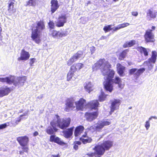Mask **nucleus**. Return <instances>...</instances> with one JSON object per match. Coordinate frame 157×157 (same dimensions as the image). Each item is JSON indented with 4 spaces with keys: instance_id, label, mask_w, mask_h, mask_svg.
<instances>
[{
    "instance_id": "nucleus-1",
    "label": "nucleus",
    "mask_w": 157,
    "mask_h": 157,
    "mask_svg": "<svg viewBox=\"0 0 157 157\" xmlns=\"http://www.w3.org/2000/svg\"><path fill=\"white\" fill-rule=\"evenodd\" d=\"M45 25L43 20H40L36 22V29H32L31 37L32 40L37 44L41 41L40 36L41 31L45 29Z\"/></svg>"
},
{
    "instance_id": "nucleus-2",
    "label": "nucleus",
    "mask_w": 157,
    "mask_h": 157,
    "mask_svg": "<svg viewBox=\"0 0 157 157\" xmlns=\"http://www.w3.org/2000/svg\"><path fill=\"white\" fill-rule=\"evenodd\" d=\"M113 142L110 140L104 141L102 144L95 146L93 149L96 151L97 157H100L103 155L105 150H108L113 146Z\"/></svg>"
},
{
    "instance_id": "nucleus-3",
    "label": "nucleus",
    "mask_w": 157,
    "mask_h": 157,
    "mask_svg": "<svg viewBox=\"0 0 157 157\" xmlns=\"http://www.w3.org/2000/svg\"><path fill=\"white\" fill-rule=\"evenodd\" d=\"M26 77L25 76L18 77L17 81H15V78L12 75L5 78H0V82H6L9 84L12 83L15 86H23L26 81Z\"/></svg>"
},
{
    "instance_id": "nucleus-4",
    "label": "nucleus",
    "mask_w": 157,
    "mask_h": 157,
    "mask_svg": "<svg viewBox=\"0 0 157 157\" xmlns=\"http://www.w3.org/2000/svg\"><path fill=\"white\" fill-rule=\"evenodd\" d=\"M111 65L108 61L104 63V66L101 68V72L103 76H107L106 80L112 79L115 74V71L113 70L110 69Z\"/></svg>"
},
{
    "instance_id": "nucleus-5",
    "label": "nucleus",
    "mask_w": 157,
    "mask_h": 157,
    "mask_svg": "<svg viewBox=\"0 0 157 157\" xmlns=\"http://www.w3.org/2000/svg\"><path fill=\"white\" fill-rule=\"evenodd\" d=\"M17 140L20 145L22 147V149L23 150V151H19L20 154L22 155L24 152L28 153L29 148L27 146L29 141V137L26 136H19L17 137Z\"/></svg>"
},
{
    "instance_id": "nucleus-6",
    "label": "nucleus",
    "mask_w": 157,
    "mask_h": 157,
    "mask_svg": "<svg viewBox=\"0 0 157 157\" xmlns=\"http://www.w3.org/2000/svg\"><path fill=\"white\" fill-rule=\"evenodd\" d=\"M155 27L153 26L151 29H148L146 30L144 36L146 43H153L155 41V35L152 32L155 30Z\"/></svg>"
},
{
    "instance_id": "nucleus-7",
    "label": "nucleus",
    "mask_w": 157,
    "mask_h": 157,
    "mask_svg": "<svg viewBox=\"0 0 157 157\" xmlns=\"http://www.w3.org/2000/svg\"><path fill=\"white\" fill-rule=\"evenodd\" d=\"M83 53L84 52L82 51H78L68 60L67 62V65L70 66L79 59L83 58L84 57Z\"/></svg>"
},
{
    "instance_id": "nucleus-8",
    "label": "nucleus",
    "mask_w": 157,
    "mask_h": 157,
    "mask_svg": "<svg viewBox=\"0 0 157 157\" xmlns=\"http://www.w3.org/2000/svg\"><path fill=\"white\" fill-rule=\"evenodd\" d=\"M98 115V111L96 110L94 112H86L84 114V117L86 121L90 122L96 119Z\"/></svg>"
},
{
    "instance_id": "nucleus-9",
    "label": "nucleus",
    "mask_w": 157,
    "mask_h": 157,
    "mask_svg": "<svg viewBox=\"0 0 157 157\" xmlns=\"http://www.w3.org/2000/svg\"><path fill=\"white\" fill-rule=\"evenodd\" d=\"M71 122L70 118L68 117L65 119H63L61 121L58 120L57 123L58 126L61 129H64L68 127L70 125Z\"/></svg>"
},
{
    "instance_id": "nucleus-10",
    "label": "nucleus",
    "mask_w": 157,
    "mask_h": 157,
    "mask_svg": "<svg viewBox=\"0 0 157 157\" xmlns=\"http://www.w3.org/2000/svg\"><path fill=\"white\" fill-rule=\"evenodd\" d=\"M67 17L66 14H62L58 17L55 22L56 26L58 28L63 27L67 21Z\"/></svg>"
},
{
    "instance_id": "nucleus-11",
    "label": "nucleus",
    "mask_w": 157,
    "mask_h": 157,
    "mask_svg": "<svg viewBox=\"0 0 157 157\" xmlns=\"http://www.w3.org/2000/svg\"><path fill=\"white\" fill-rule=\"evenodd\" d=\"M50 126H48L46 130V132L48 135H52L55 134L58 131L56 128L57 123L56 121L53 120L50 123Z\"/></svg>"
},
{
    "instance_id": "nucleus-12",
    "label": "nucleus",
    "mask_w": 157,
    "mask_h": 157,
    "mask_svg": "<svg viewBox=\"0 0 157 157\" xmlns=\"http://www.w3.org/2000/svg\"><path fill=\"white\" fill-rule=\"evenodd\" d=\"M121 103V100L118 99H114L111 101V105L110 106V110L109 114L111 115L117 109H119V106Z\"/></svg>"
},
{
    "instance_id": "nucleus-13",
    "label": "nucleus",
    "mask_w": 157,
    "mask_h": 157,
    "mask_svg": "<svg viewBox=\"0 0 157 157\" xmlns=\"http://www.w3.org/2000/svg\"><path fill=\"white\" fill-rule=\"evenodd\" d=\"M75 100L73 98H68L66 101V107L64 111L66 112H69L70 110H73L76 108L74 105Z\"/></svg>"
},
{
    "instance_id": "nucleus-14",
    "label": "nucleus",
    "mask_w": 157,
    "mask_h": 157,
    "mask_svg": "<svg viewBox=\"0 0 157 157\" xmlns=\"http://www.w3.org/2000/svg\"><path fill=\"white\" fill-rule=\"evenodd\" d=\"M145 70L144 68L139 69L136 68H132L129 70V74L130 75H134V77L137 78L145 71Z\"/></svg>"
},
{
    "instance_id": "nucleus-15",
    "label": "nucleus",
    "mask_w": 157,
    "mask_h": 157,
    "mask_svg": "<svg viewBox=\"0 0 157 157\" xmlns=\"http://www.w3.org/2000/svg\"><path fill=\"white\" fill-rule=\"evenodd\" d=\"M77 111H83L86 105V101L83 98H81L75 102Z\"/></svg>"
},
{
    "instance_id": "nucleus-16",
    "label": "nucleus",
    "mask_w": 157,
    "mask_h": 157,
    "mask_svg": "<svg viewBox=\"0 0 157 157\" xmlns=\"http://www.w3.org/2000/svg\"><path fill=\"white\" fill-rule=\"evenodd\" d=\"M112 80H105L103 83V88L106 91L111 92L113 90V86L112 82Z\"/></svg>"
},
{
    "instance_id": "nucleus-17",
    "label": "nucleus",
    "mask_w": 157,
    "mask_h": 157,
    "mask_svg": "<svg viewBox=\"0 0 157 157\" xmlns=\"http://www.w3.org/2000/svg\"><path fill=\"white\" fill-rule=\"evenodd\" d=\"M30 57L29 53L25 50L24 49H22L21 52L20 56L18 57L17 59L18 61H26L28 60Z\"/></svg>"
},
{
    "instance_id": "nucleus-18",
    "label": "nucleus",
    "mask_w": 157,
    "mask_h": 157,
    "mask_svg": "<svg viewBox=\"0 0 157 157\" xmlns=\"http://www.w3.org/2000/svg\"><path fill=\"white\" fill-rule=\"evenodd\" d=\"M105 59H100L94 64L93 67L94 71L97 70L98 69H100L104 66Z\"/></svg>"
},
{
    "instance_id": "nucleus-19",
    "label": "nucleus",
    "mask_w": 157,
    "mask_h": 157,
    "mask_svg": "<svg viewBox=\"0 0 157 157\" xmlns=\"http://www.w3.org/2000/svg\"><path fill=\"white\" fill-rule=\"evenodd\" d=\"M99 103L97 100H94L89 102L87 105L88 107L91 110L94 109L98 110V107L99 106Z\"/></svg>"
},
{
    "instance_id": "nucleus-20",
    "label": "nucleus",
    "mask_w": 157,
    "mask_h": 157,
    "mask_svg": "<svg viewBox=\"0 0 157 157\" xmlns=\"http://www.w3.org/2000/svg\"><path fill=\"white\" fill-rule=\"evenodd\" d=\"M49 141L51 142H54L62 146L66 144L65 143L61 141L60 138L58 137H56L55 135H51L50 136Z\"/></svg>"
},
{
    "instance_id": "nucleus-21",
    "label": "nucleus",
    "mask_w": 157,
    "mask_h": 157,
    "mask_svg": "<svg viewBox=\"0 0 157 157\" xmlns=\"http://www.w3.org/2000/svg\"><path fill=\"white\" fill-rule=\"evenodd\" d=\"M14 0H10L8 3L7 10L9 13H13L16 12V9L14 7Z\"/></svg>"
},
{
    "instance_id": "nucleus-22",
    "label": "nucleus",
    "mask_w": 157,
    "mask_h": 157,
    "mask_svg": "<svg viewBox=\"0 0 157 157\" xmlns=\"http://www.w3.org/2000/svg\"><path fill=\"white\" fill-rule=\"evenodd\" d=\"M79 140L83 144L90 143L92 141V138L88 136L87 133L86 132H85L84 134L82 135L81 137L79 138Z\"/></svg>"
},
{
    "instance_id": "nucleus-23",
    "label": "nucleus",
    "mask_w": 157,
    "mask_h": 157,
    "mask_svg": "<svg viewBox=\"0 0 157 157\" xmlns=\"http://www.w3.org/2000/svg\"><path fill=\"white\" fill-rule=\"evenodd\" d=\"M84 88L85 91L90 93L94 90V85L90 81H87L83 84Z\"/></svg>"
},
{
    "instance_id": "nucleus-24",
    "label": "nucleus",
    "mask_w": 157,
    "mask_h": 157,
    "mask_svg": "<svg viewBox=\"0 0 157 157\" xmlns=\"http://www.w3.org/2000/svg\"><path fill=\"white\" fill-rule=\"evenodd\" d=\"M117 73L120 76H123L126 67L122 65L121 63H118L117 64Z\"/></svg>"
},
{
    "instance_id": "nucleus-25",
    "label": "nucleus",
    "mask_w": 157,
    "mask_h": 157,
    "mask_svg": "<svg viewBox=\"0 0 157 157\" xmlns=\"http://www.w3.org/2000/svg\"><path fill=\"white\" fill-rule=\"evenodd\" d=\"M74 128V127L72 126L67 128L66 130L63 131L62 133L64 136L66 138L70 137L73 135Z\"/></svg>"
},
{
    "instance_id": "nucleus-26",
    "label": "nucleus",
    "mask_w": 157,
    "mask_h": 157,
    "mask_svg": "<svg viewBox=\"0 0 157 157\" xmlns=\"http://www.w3.org/2000/svg\"><path fill=\"white\" fill-rule=\"evenodd\" d=\"M157 56V53L155 51H152V55L150 58H149L147 61L144 62L147 64L153 63H155L156 59Z\"/></svg>"
},
{
    "instance_id": "nucleus-27",
    "label": "nucleus",
    "mask_w": 157,
    "mask_h": 157,
    "mask_svg": "<svg viewBox=\"0 0 157 157\" xmlns=\"http://www.w3.org/2000/svg\"><path fill=\"white\" fill-rule=\"evenodd\" d=\"M84 127L82 125H79L76 127L74 131V135L75 137H78L80 136L83 132Z\"/></svg>"
},
{
    "instance_id": "nucleus-28",
    "label": "nucleus",
    "mask_w": 157,
    "mask_h": 157,
    "mask_svg": "<svg viewBox=\"0 0 157 157\" xmlns=\"http://www.w3.org/2000/svg\"><path fill=\"white\" fill-rule=\"evenodd\" d=\"M51 9L52 13H54L59 8V5L58 4L57 0H51Z\"/></svg>"
},
{
    "instance_id": "nucleus-29",
    "label": "nucleus",
    "mask_w": 157,
    "mask_h": 157,
    "mask_svg": "<svg viewBox=\"0 0 157 157\" xmlns=\"http://www.w3.org/2000/svg\"><path fill=\"white\" fill-rule=\"evenodd\" d=\"M84 67V64L82 63H77L72 65L70 69L73 71L75 72L78 70H80Z\"/></svg>"
},
{
    "instance_id": "nucleus-30",
    "label": "nucleus",
    "mask_w": 157,
    "mask_h": 157,
    "mask_svg": "<svg viewBox=\"0 0 157 157\" xmlns=\"http://www.w3.org/2000/svg\"><path fill=\"white\" fill-rule=\"evenodd\" d=\"M11 89L7 87L0 88V97L7 95L11 91Z\"/></svg>"
},
{
    "instance_id": "nucleus-31",
    "label": "nucleus",
    "mask_w": 157,
    "mask_h": 157,
    "mask_svg": "<svg viewBox=\"0 0 157 157\" xmlns=\"http://www.w3.org/2000/svg\"><path fill=\"white\" fill-rule=\"evenodd\" d=\"M157 12H154L151 9H149L147 13V17L149 20L155 18Z\"/></svg>"
},
{
    "instance_id": "nucleus-32",
    "label": "nucleus",
    "mask_w": 157,
    "mask_h": 157,
    "mask_svg": "<svg viewBox=\"0 0 157 157\" xmlns=\"http://www.w3.org/2000/svg\"><path fill=\"white\" fill-rule=\"evenodd\" d=\"M129 52L128 49H126L122 51L119 55L118 59L120 61L123 60L126 56L127 53Z\"/></svg>"
},
{
    "instance_id": "nucleus-33",
    "label": "nucleus",
    "mask_w": 157,
    "mask_h": 157,
    "mask_svg": "<svg viewBox=\"0 0 157 157\" xmlns=\"http://www.w3.org/2000/svg\"><path fill=\"white\" fill-rule=\"evenodd\" d=\"M137 50L140 53H143L145 56H147L148 55V52L147 49L142 46L138 47L136 48Z\"/></svg>"
},
{
    "instance_id": "nucleus-34",
    "label": "nucleus",
    "mask_w": 157,
    "mask_h": 157,
    "mask_svg": "<svg viewBox=\"0 0 157 157\" xmlns=\"http://www.w3.org/2000/svg\"><path fill=\"white\" fill-rule=\"evenodd\" d=\"M112 82L113 83L118 85L119 87H121V79L119 77L116 76L114 79H112Z\"/></svg>"
},
{
    "instance_id": "nucleus-35",
    "label": "nucleus",
    "mask_w": 157,
    "mask_h": 157,
    "mask_svg": "<svg viewBox=\"0 0 157 157\" xmlns=\"http://www.w3.org/2000/svg\"><path fill=\"white\" fill-rule=\"evenodd\" d=\"M136 43L135 40H132L126 42L123 45V48H126L128 47H131L134 45Z\"/></svg>"
},
{
    "instance_id": "nucleus-36",
    "label": "nucleus",
    "mask_w": 157,
    "mask_h": 157,
    "mask_svg": "<svg viewBox=\"0 0 157 157\" xmlns=\"http://www.w3.org/2000/svg\"><path fill=\"white\" fill-rule=\"evenodd\" d=\"M108 95V94H105L104 92L101 91L98 97V100L100 102H102L105 100Z\"/></svg>"
},
{
    "instance_id": "nucleus-37",
    "label": "nucleus",
    "mask_w": 157,
    "mask_h": 157,
    "mask_svg": "<svg viewBox=\"0 0 157 157\" xmlns=\"http://www.w3.org/2000/svg\"><path fill=\"white\" fill-rule=\"evenodd\" d=\"M75 72L71 70L70 69L67 74V81H70L71 80L73 77H74L75 75L74 73Z\"/></svg>"
},
{
    "instance_id": "nucleus-38",
    "label": "nucleus",
    "mask_w": 157,
    "mask_h": 157,
    "mask_svg": "<svg viewBox=\"0 0 157 157\" xmlns=\"http://www.w3.org/2000/svg\"><path fill=\"white\" fill-rule=\"evenodd\" d=\"M36 2L35 0H29L26 2V6H34L36 5Z\"/></svg>"
},
{
    "instance_id": "nucleus-39",
    "label": "nucleus",
    "mask_w": 157,
    "mask_h": 157,
    "mask_svg": "<svg viewBox=\"0 0 157 157\" xmlns=\"http://www.w3.org/2000/svg\"><path fill=\"white\" fill-rule=\"evenodd\" d=\"M103 128L101 122L97 123L95 127V129L96 131L100 132L101 131L102 129Z\"/></svg>"
},
{
    "instance_id": "nucleus-40",
    "label": "nucleus",
    "mask_w": 157,
    "mask_h": 157,
    "mask_svg": "<svg viewBox=\"0 0 157 157\" xmlns=\"http://www.w3.org/2000/svg\"><path fill=\"white\" fill-rule=\"evenodd\" d=\"M81 143L80 141H75L73 143V148L75 150H77L78 148V145L81 144Z\"/></svg>"
},
{
    "instance_id": "nucleus-41",
    "label": "nucleus",
    "mask_w": 157,
    "mask_h": 157,
    "mask_svg": "<svg viewBox=\"0 0 157 157\" xmlns=\"http://www.w3.org/2000/svg\"><path fill=\"white\" fill-rule=\"evenodd\" d=\"M111 25H109L107 26H104V27L103 28V29L105 32L106 33L112 29L113 28H111Z\"/></svg>"
},
{
    "instance_id": "nucleus-42",
    "label": "nucleus",
    "mask_w": 157,
    "mask_h": 157,
    "mask_svg": "<svg viewBox=\"0 0 157 157\" xmlns=\"http://www.w3.org/2000/svg\"><path fill=\"white\" fill-rule=\"evenodd\" d=\"M59 32L56 30H53L51 33V35L53 37H55L58 36L59 35Z\"/></svg>"
},
{
    "instance_id": "nucleus-43",
    "label": "nucleus",
    "mask_w": 157,
    "mask_h": 157,
    "mask_svg": "<svg viewBox=\"0 0 157 157\" xmlns=\"http://www.w3.org/2000/svg\"><path fill=\"white\" fill-rule=\"evenodd\" d=\"M101 122L103 127L105 126L110 125L111 123V122L109 121H101Z\"/></svg>"
},
{
    "instance_id": "nucleus-44",
    "label": "nucleus",
    "mask_w": 157,
    "mask_h": 157,
    "mask_svg": "<svg viewBox=\"0 0 157 157\" xmlns=\"http://www.w3.org/2000/svg\"><path fill=\"white\" fill-rule=\"evenodd\" d=\"M48 25L50 28L51 29H54L55 27L54 23L53 21H50L48 23Z\"/></svg>"
},
{
    "instance_id": "nucleus-45",
    "label": "nucleus",
    "mask_w": 157,
    "mask_h": 157,
    "mask_svg": "<svg viewBox=\"0 0 157 157\" xmlns=\"http://www.w3.org/2000/svg\"><path fill=\"white\" fill-rule=\"evenodd\" d=\"M130 24L128 23H125L119 25L121 28H123L129 26Z\"/></svg>"
},
{
    "instance_id": "nucleus-46",
    "label": "nucleus",
    "mask_w": 157,
    "mask_h": 157,
    "mask_svg": "<svg viewBox=\"0 0 157 157\" xmlns=\"http://www.w3.org/2000/svg\"><path fill=\"white\" fill-rule=\"evenodd\" d=\"M95 155H96V151L95 152H91L90 153H87L86 155L88 156H83V157H92Z\"/></svg>"
},
{
    "instance_id": "nucleus-47",
    "label": "nucleus",
    "mask_w": 157,
    "mask_h": 157,
    "mask_svg": "<svg viewBox=\"0 0 157 157\" xmlns=\"http://www.w3.org/2000/svg\"><path fill=\"white\" fill-rule=\"evenodd\" d=\"M150 126V121L148 120V121H146L145 122V127L146 128L147 130H148Z\"/></svg>"
},
{
    "instance_id": "nucleus-48",
    "label": "nucleus",
    "mask_w": 157,
    "mask_h": 157,
    "mask_svg": "<svg viewBox=\"0 0 157 157\" xmlns=\"http://www.w3.org/2000/svg\"><path fill=\"white\" fill-rule=\"evenodd\" d=\"M95 50V48L94 46H92L90 48V50L91 55L93 54Z\"/></svg>"
},
{
    "instance_id": "nucleus-49",
    "label": "nucleus",
    "mask_w": 157,
    "mask_h": 157,
    "mask_svg": "<svg viewBox=\"0 0 157 157\" xmlns=\"http://www.w3.org/2000/svg\"><path fill=\"white\" fill-rule=\"evenodd\" d=\"M67 35V34L63 32H61L59 33L58 36L59 37H62L63 36H65Z\"/></svg>"
},
{
    "instance_id": "nucleus-50",
    "label": "nucleus",
    "mask_w": 157,
    "mask_h": 157,
    "mask_svg": "<svg viewBox=\"0 0 157 157\" xmlns=\"http://www.w3.org/2000/svg\"><path fill=\"white\" fill-rule=\"evenodd\" d=\"M35 60L36 59L34 58H32L30 59L29 63L31 66L33 65V64L34 63Z\"/></svg>"
},
{
    "instance_id": "nucleus-51",
    "label": "nucleus",
    "mask_w": 157,
    "mask_h": 157,
    "mask_svg": "<svg viewBox=\"0 0 157 157\" xmlns=\"http://www.w3.org/2000/svg\"><path fill=\"white\" fill-rule=\"evenodd\" d=\"M7 125L6 123H4L0 125V129H2L6 128Z\"/></svg>"
},
{
    "instance_id": "nucleus-52",
    "label": "nucleus",
    "mask_w": 157,
    "mask_h": 157,
    "mask_svg": "<svg viewBox=\"0 0 157 157\" xmlns=\"http://www.w3.org/2000/svg\"><path fill=\"white\" fill-rule=\"evenodd\" d=\"M131 14L133 16L137 17L138 14V13L137 11H132L131 12Z\"/></svg>"
},
{
    "instance_id": "nucleus-53",
    "label": "nucleus",
    "mask_w": 157,
    "mask_h": 157,
    "mask_svg": "<svg viewBox=\"0 0 157 157\" xmlns=\"http://www.w3.org/2000/svg\"><path fill=\"white\" fill-rule=\"evenodd\" d=\"M121 29V27H120V26L119 25L117 26V27H115L114 28V29L113 28L112 29H113V31L115 32V31H117V30H119Z\"/></svg>"
},
{
    "instance_id": "nucleus-54",
    "label": "nucleus",
    "mask_w": 157,
    "mask_h": 157,
    "mask_svg": "<svg viewBox=\"0 0 157 157\" xmlns=\"http://www.w3.org/2000/svg\"><path fill=\"white\" fill-rule=\"evenodd\" d=\"M121 29V27H120V26L119 25L117 26V27H115L114 28V29L113 28L112 29H113V31L115 32V31H117V30H119Z\"/></svg>"
},
{
    "instance_id": "nucleus-55",
    "label": "nucleus",
    "mask_w": 157,
    "mask_h": 157,
    "mask_svg": "<svg viewBox=\"0 0 157 157\" xmlns=\"http://www.w3.org/2000/svg\"><path fill=\"white\" fill-rule=\"evenodd\" d=\"M121 29V27H120V26L119 25L117 26V27H115L114 28V29L113 28L112 29H113V31L115 32V31H117V30H119Z\"/></svg>"
},
{
    "instance_id": "nucleus-56",
    "label": "nucleus",
    "mask_w": 157,
    "mask_h": 157,
    "mask_svg": "<svg viewBox=\"0 0 157 157\" xmlns=\"http://www.w3.org/2000/svg\"><path fill=\"white\" fill-rule=\"evenodd\" d=\"M121 29V27H120V26L119 25L117 26V27H115L114 28V29L113 28L112 29H113V31L115 32V31H117V30H119Z\"/></svg>"
},
{
    "instance_id": "nucleus-57",
    "label": "nucleus",
    "mask_w": 157,
    "mask_h": 157,
    "mask_svg": "<svg viewBox=\"0 0 157 157\" xmlns=\"http://www.w3.org/2000/svg\"><path fill=\"white\" fill-rule=\"evenodd\" d=\"M22 120V118L21 117H20L18 118L17 119V120L16 121H15V123L16 124H17L19 122H20L21 121V120Z\"/></svg>"
},
{
    "instance_id": "nucleus-58",
    "label": "nucleus",
    "mask_w": 157,
    "mask_h": 157,
    "mask_svg": "<svg viewBox=\"0 0 157 157\" xmlns=\"http://www.w3.org/2000/svg\"><path fill=\"white\" fill-rule=\"evenodd\" d=\"M152 118L157 119V117L156 116H151L149 118L148 120H149V121H150Z\"/></svg>"
},
{
    "instance_id": "nucleus-59",
    "label": "nucleus",
    "mask_w": 157,
    "mask_h": 157,
    "mask_svg": "<svg viewBox=\"0 0 157 157\" xmlns=\"http://www.w3.org/2000/svg\"><path fill=\"white\" fill-rule=\"evenodd\" d=\"M52 157H60V155L59 154H58L57 155H52L51 156Z\"/></svg>"
},
{
    "instance_id": "nucleus-60",
    "label": "nucleus",
    "mask_w": 157,
    "mask_h": 157,
    "mask_svg": "<svg viewBox=\"0 0 157 157\" xmlns=\"http://www.w3.org/2000/svg\"><path fill=\"white\" fill-rule=\"evenodd\" d=\"M33 134V136H36L38 135V133L37 131H35L34 132Z\"/></svg>"
},
{
    "instance_id": "nucleus-61",
    "label": "nucleus",
    "mask_w": 157,
    "mask_h": 157,
    "mask_svg": "<svg viewBox=\"0 0 157 157\" xmlns=\"http://www.w3.org/2000/svg\"><path fill=\"white\" fill-rule=\"evenodd\" d=\"M106 38V36H102L101 38H100V39L101 40H103V39H105Z\"/></svg>"
},
{
    "instance_id": "nucleus-62",
    "label": "nucleus",
    "mask_w": 157,
    "mask_h": 157,
    "mask_svg": "<svg viewBox=\"0 0 157 157\" xmlns=\"http://www.w3.org/2000/svg\"><path fill=\"white\" fill-rule=\"evenodd\" d=\"M23 111H24V110L23 109H21L19 110V113H22L23 112Z\"/></svg>"
},
{
    "instance_id": "nucleus-63",
    "label": "nucleus",
    "mask_w": 157,
    "mask_h": 157,
    "mask_svg": "<svg viewBox=\"0 0 157 157\" xmlns=\"http://www.w3.org/2000/svg\"><path fill=\"white\" fill-rule=\"evenodd\" d=\"M26 115L25 114H22V115H21L20 116V117H21L23 116H25Z\"/></svg>"
},
{
    "instance_id": "nucleus-64",
    "label": "nucleus",
    "mask_w": 157,
    "mask_h": 157,
    "mask_svg": "<svg viewBox=\"0 0 157 157\" xmlns=\"http://www.w3.org/2000/svg\"><path fill=\"white\" fill-rule=\"evenodd\" d=\"M119 0H113V1L115 2H117Z\"/></svg>"
}]
</instances>
